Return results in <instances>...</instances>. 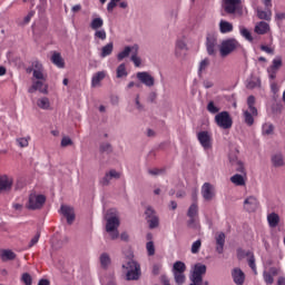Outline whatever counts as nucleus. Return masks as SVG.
Wrapping results in <instances>:
<instances>
[{"mask_svg": "<svg viewBox=\"0 0 285 285\" xmlns=\"http://www.w3.org/2000/svg\"><path fill=\"white\" fill-rule=\"evenodd\" d=\"M164 169H158V168H154V169H148V174L153 175L154 177H156L157 175H163Z\"/></svg>", "mask_w": 285, "mask_h": 285, "instance_id": "obj_61", "label": "nucleus"}, {"mask_svg": "<svg viewBox=\"0 0 285 285\" xmlns=\"http://www.w3.org/2000/svg\"><path fill=\"white\" fill-rule=\"evenodd\" d=\"M230 181L235 186H246V178H244V174H235L230 177Z\"/></svg>", "mask_w": 285, "mask_h": 285, "instance_id": "obj_30", "label": "nucleus"}, {"mask_svg": "<svg viewBox=\"0 0 285 285\" xmlns=\"http://www.w3.org/2000/svg\"><path fill=\"white\" fill-rule=\"evenodd\" d=\"M267 72H268L269 79H276V77H277V70L276 69H271V67H269V68H267Z\"/></svg>", "mask_w": 285, "mask_h": 285, "instance_id": "obj_63", "label": "nucleus"}, {"mask_svg": "<svg viewBox=\"0 0 285 285\" xmlns=\"http://www.w3.org/2000/svg\"><path fill=\"white\" fill-rule=\"evenodd\" d=\"M247 106H248V110H250L253 115H258L257 107H255V96H249L247 98Z\"/></svg>", "mask_w": 285, "mask_h": 285, "instance_id": "obj_40", "label": "nucleus"}, {"mask_svg": "<svg viewBox=\"0 0 285 285\" xmlns=\"http://www.w3.org/2000/svg\"><path fill=\"white\" fill-rule=\"evenodd\" d=\"M46 80H37L33 85L29 88L28 92L32 94L38 90L42 95H48V85L45 82Z\"/></svg>", "mask_w": 285, "mask_h": 285, "instance_id": "obj_19", "label": "nucleus"}, {"mask_svg": "<svg viewBox=\"0 0 285 285\" xmlns=\"http://www.w3.org/2000/svg\"><path fill=\"white\" fill-rule=\"evenodd\" d=\"M91 30H101L104 28V19L101 18H94L90 22Z\"/></svg>", "mask_w": 285, "mask_h": 285, "instance_id": "obj_38", "label": "nucleus"}, {"mask_svg": "<svg viewBox=\"0 0 285 285\" xmlns=\"http://www.w3.org/2000/svg\"><path fill=\"white\" fill-rule=\"evenodd\" d=\"M246 255L247 257H249L247 261L249 268H252L253 273L257 275V265L255 264V255L250 250H248Z\"/></svg>", "mask_w": 285, "mask_h": 285, "instance_id": "obj_34", "label": "nucleus"}, {"mask_svg": "<svg viewBox=\"0 0 285 285\" xmlns=\"http://www.w3.org/2000/svg\"><path fill=\"white\" fill-rule=\"evenodd\" d=\"M60 213L63 215L67 219V224L72 225L75 223V208L70 207L68 205H61L60 206Z\"/></svg>", "mask_w": 285, "mask_h": 285, "instance_id": "obj_16", "label": "nucleus"}, {"mask_svg": "<svg viewBox=\"0 0 285 285\" xmlns=\"http://www.w3.org/2000/svg\"><path fill=\"white\" fill-rule=\"evenodd\" d=\"M16 141L20 148H28L30 144V137L17 138Z\"/></svg>", "mask_w": 285, "mask_h": 285, "instance_id": "obj_45", "label": "nucleus"}, {"mask_svg": "<svg viewBox=\"0 0 285 285\" xmlns=\"http://www.w3.org/2000/svg\"><path fill=\"white\" fill-rule=\"evenodd\" d=\"M105 285H117V278H115V274L107 276V282Z\"/></svg>", "mask_w": 285, "mask_h": 285, "instance_id": "obj_59", "label": "nucleus"}, {"mask_svg": "<svg viewBox=\"0 0 285 285\" xmlns=\"http://www.w3.org/2000/svg\"><path fill=\"white\" fill-rule=\"evenodd\" d=\"M173 273H186V264L181 261H177L176 263H174Z\"/></svg>", "mask_w": 285, "mask_h": 285, "instance_id": "obj_37", "label": "nucleus"}, {"mask_svg": "<svg viewBox=\"0 0 285 285\" xmlns=\"http://www.w3.org/2000/svg\"><path fill=\"white\" fill-rule=\"evenodd\" d=\"M99 150L100 153H106V155H110V153H112V145H110V142H101Z\"/></svg>", "mask_w": 285, "mask_h": 285, "instance_id": "obj_44", "label": "nucleus"}, {"mask_svg": "<svg viewBox=\"0 0 285 285\" xmlns=\"http://www.w3.org/2000/svg\"><path fill=\"white\" fill-rule=\"evenodd\" d=\"M51 61L55 66H57V68H66V62L59 52H53L51 56Z\"/></svg>", "mask_w": 285, "mask_h": 285, "instance_id": "obj_29", "label": "nucleus"}, {"mask_svg": "<svg viewBox=\"0 0 285 285\" xmlns=\"http://www.w3.org/2000/svg\"><path fill=\"white\" fill-rule=\"evenodd\" d=\"M186 52H188V46L186 45V41L181 39L177 40L175 45V58L184 59L186 57Z\"/></svg>", "mask_w": 285, "mask_h": 285, "instance_id": "obj_13", "label": "nucleus"}, {"mask_svg": "<svg viewBox=\"0 0 285 285\" xmlns=\"http://www.w3.org/2000/svg\"><path fill=\"white\" fill-rule=\"evenodd\" d=\"M269 68L272 70H279L282 68V57L274 58Z\"/></svg>", "mask_w": 285, "mask_h": 285, "instance_id": "obj_48", "label": "nucleus"}, {"mask_svg": "<svg viewBox=\"0 0 285 285\" xmlns=\"http://www.w3.org/2000/svg\"><path fill=\"white\" fill-rule=\"evenodd\" d=\"M255 117H257V115L250 112V109L243 111V119L246 126H253V124H255Z\"/></svg>", "mask_w": 285, "mask_h": 285, "instance_id": "obj_27", "label": "nucleus"}, {"mask_svg": "<svg viewBox=\"0 0 285 285\" xmlns=\"http://www.w3.org/2000/svg\"><path fill=\"white\" fill-rule=\"evenodd\" d=\"M259 208V200L255 196H249L244 200V210L255 213Z\"/></svg>", "mask_w": 285, "mask_h": 285, "instance_id": "obj_15", "label": "nucleus"}, {"mask_svg": "<svg viewBox=\"0 0 285 285\" xmlns=\"http://www.w3.org/2000/svg\"><path fill=\"white\" fill-rule=\"evenodd\" d=\"M226 244V234L219 233L216 236V252L222 255L224 253V245Z\"/></svg>", "mask_w": 285, "mask_h": 285, "instance_id": "obj_23", "label": "nucleus"}, {"mask_svg": "<svg viewBox=\"0 0 285 285\" xmlns=\"http://www.w3.org/2000/svg\"><path fill=\"white\" fill-rule=\"evenodd\" d=\"M116 75L118 79H121L122 77H128V71H126V63H120L117 67Z\"/></svg>", "mask_w": 285, "mask_h": 285, "instance_id": "obj_41", "label": "nucleus"}, {"mask_svg": "<svg viewBox=\"0 0 285 285\" xmlns=\"http://www.w3.org/2000/svg\"><path fill=\"white\" fill-rule=\"evenodd\" d=\"M257 17L258 19H262L264 21H271V17H273V12L269 9H267L266 11L258 9Z\"/></svg>", "mask_w": 285, "mask_h": 285, "instance_id": "obj_36", "label": "nucleus"}, {"mask_svg": "<svg viewBox=\"0 0 285 285\" xmlns=\"http://www.w3.org/2000/svg\"><path fill=\"white\" fill-rule=\"evenodd\" d=\"M13 184L14 179L11 176L0 175V195L3 193H10Z\"/></svg>", "mask_w": 285, "mask_h": 285, "instance_id": "obj_11", "label": "nucleus"}, {"mask_svg": "<svg viewBox=\"0 0 285 285\" xmlns=\"http://www.w3.org/2000/svg\"><path fill=\"white\" fill-rule=\"evenodd\" d=\"M119 217L111 216L107 218L106 230L109 233L111 239L119 238Z\"/></svg>", "mask_w": 285, "mask_h": 285, "instance_id": "obj_6", "label": "nucleus"}, {"mask_svg": "<svg viewBox=\"0 0 285 285\" xmlns=\"http://www.w3.org/2000/svg\"><path fill=\"white\" fill-rule=\"evenodd\" d=\"M112 50H115V45H112V42H109L106 46H104L100 52L101 59H106V57H110V55H112Z\"/></svg>", "mask_w": 285, "mask_h": 285, "instance_id": "obj_31", "label": "nucleus"}, {"mask_svg": "<svg viewBox=\"0 0 285 285\" xmlns=\"http://www.w3.org/2000/svg\"><path fill=\"white\" fill-rule=\"evenodd\" d=\"M145 219L151 230L159 227V216L153 206L146 207Z\"/></svg>", "mask_w": 285, "mask_h": 285, "instance_id": "obj_7", "label": "nucleus"}, {"mask_svg": "<svg viewBox=\"0 0 285 285\" xmlns=\"http://www.w3.org/2000/svg\"><path fill=\"white\" fill-rule=\"evenodd\" d=\"M199 215V206H197V203H194L189 206L187 210V217H198Z\"/></svg>", "mask_w": 285, "mask_h": 285, "instance_id": "obj_39", "label": "nucleus"}, {"mask_svg": "<svg viewBox=\"0 0 285 285\" xmlns=\"http://www.w3.org/2000/svg\"><path fill=\"white\" fill-rule=\"evenodd\" d=\"M207 110L210 115H217V112H219V107L215 106V101L212 100L207 104Z\"/></svg>", "mask_w": 285, "mask_h": 285, "instance_id": "obj_50", "label": "nucleus"}, {"mask_svg": "<svg viewBox=\"0 0 285 285\" xmlns=\"http://www.w3.org/2000/svg\"><path fill=\"white\" fill-rule=\"evenodd\" d=\"M37 106L38 108H41V110H50V99H48V97H42L38 99Z\"/></svg>", "mask_w": 285, "mask_h": 285, "instance_id": "obj_35", "label": "nucleus"}, {"mask_svg": "<svg viewBox=\"0 0 285 285\" xmlns=\"http://www.w3.org/2000/svg\"><path fill=\"white\" fill-rule=\"evenodd\" d=\"M174 279L177 285H184L186 282V275L181 273H174Z\"/></svg>", "mask_w": 285, "mask_h": 285, "instance_id": "obj_46", "label": "nucleus"}, {"mask_svg": "<svg viewBox=\"0 0 285 285\" xmlns=\"http://www.w3.org/2000/svg\"><path fill=\"white\" fill-rule=\"evenodd\" d=\"M223 9L226 14H237L242 10V0H224Z\"/></svg>", "mask_w": 285, "mask_h": 285, "instance_id": "obj_9", "label": "nucleus"}, {"mask_svg": "<svg viewBox=\"0 0 285 285\" xmlns=\"http://www.w3.org/2000/svg\"><path fill=\"white\" fill-rule=\"evenodd\" d=\"M33 77L35 79H38V81H46V76H43V72L41 70H33Z\"/></svg>", "mask_w": 285, "mask_h": 285, "instance_id": "obj_56", "label": "nucleus"}, {"mask_svg": "<svg viewBox=\"0 0 285 285\" xmlns=\"http://www.w3.org/2000/svg\"><path fill=\"white\" fill-rule=\"evenodd\" d=\"M269 30L271 26L265 21H261L255 26L254 32L256 35H266Z\"/></svg>", "mask_w": 285, "mask_h": 285, "instance_id": "obj_25", "label": "nucleus"}, {"mask_svg": "<svg viewBox=\"0 0 285 285\" xmlns=\"http://www.w3.org/2000/svg\"><path fill=\"white\" fill-rule=\"evenodd\" d=\"M43 204H46V196L45 195H29V200L27 204V208L29 210H39L43 208Z\"/></svg>", "mask_w": 285, "mask_h": 285, "instance_id": "obj_8", "label": "nucleus"}, {"mask_svg": "<svg viewBox=\"0 0 285 285\" xmlns=\"http://www.w3.org/2000/svg\"><path fill=\"white\" fill-rule=\"evenodd\" d=\"M106 79V71H98L91 78V88L100 86L101 81Z\"/></svg>", "mask_w": 285, "mask_h": 285, "instance_id": "obj_24", "label": "nucleus"}, {"mask_svg": "<svg viewBox=\"0 0 285 285\" xmlns=\"http://www.w3.org/2000/svg\"><path fill=\"white\" fill-rule=\"evenodd\" d=\"M273 130H275L273 124L263 125V135H273Z\"/></svg>", "mask_w": 285, "mask_h": 285, "instance_id": "obj_53", "label": "nucleus"}, {"mask_svg": "<svg viewBox=\"0 0 285 285\" xmlns=\"http://www.w3.org/2000/svg\"><path fill=\"white\" fill-rule=\"evenodd\" d=\"M217 48V36L215 35H207L206 37V49H207V55L213 56L216 52Z\"/></svg>", "mask_w": 285, "mask_h": 285, "instance_id": "obj_17", "label": "nucleus"}, {"mask_svg": "<svg viewBox=\"0 0 285 285\" xmlns=\"http://www.w3.org/2000/svg\"><path fill=\"white\" fill-rule=\"evenodd\" d=\"M122 271L126 274L127 282H136L141 277V265L131 257L125 259Z\"/></svg>", "mask_w": 285, "mask_h": 285, "instance_id": "obj_1", "label": "nucleus"}, {"mask_svg": "<svg viewBox=\"0 0 285 285\" xmlns=\"http://www.w3.org/2000/svg\"><path fill=\"white\" fill-rule=\"evenodd\" d=\"M202 196L205 202H213L215 197V187L210 183H205L202 186Z\"/></svg>", "mask_w": 285, "mask_h": 285, "instance_id": "obj_14", "label": "nucleus"}, {"mask_svg": "<svg viewBox=\"0 0 285 285\" xmlns=\"http://www.w3.org/2000/svg\"><path fill=\"white\" fill-rule=\"evenodd\" d=\"M187 226L188 228H197V226H199V220L197 219V217H189Z\"/></svg>", "mask_w": 285, "mask_h": 285, "instance_id": "obj_54", "label": "nucleus"}, {"mask_svg": "<svg viewBox=\"0 0 285 285\" xmlns=\"http://www.w3.org/2000/svg\"><path fill=\"white\" fill-rule=\"evenodd\" d=\"M121 177V174H119L115 169H110L108 173L105 174V176L100 179L99 184L100 186H110L111 179H119Z\"/></svg>", "mask_w": 285, "mask_h": 285, "instance_id": "obj_18", "label": "nucleus"}, {"mask_svg": "<svg viewBox=\"0 0 285 285\" xmlns=\"http://www.w3.org/2000/svg\"><path fill=\"white\" fill-rule=\"evenodd\" d=\"M202 248V239H198L193 243L191 245V253L193 255H197L199 253V249Z\"/></svg>", "mask_w": 285, "mask_h": 285, "instance_id": "obj_52", "label": "nucleus"}, {"mask_svg": "<svg viewBox=\"0 0 285 285\" xmlns=\"http://www.w3.org/2000/svg\"><path fill=\"white\" fill-rule=\"evenodd\" d=\"M267 222L271 228H277L279 224V215L276 213H272L267 216Z\"/></svg>", "mask_w": 285, "mask_h": 285, "instance_id": "obj_32", "label": "nucleus"}, {"mask_svg": "<svg viewBox=\"0 0 285 285\" xmlns=\"http://www.w3.org/2000/svg\"><path fill=\"white\" fill-rule=\"evenodd\" d=\"M100 266L105 271H108L110 264H112V261L110 259V255L108 253H102L99 257Z\"/></svg>", "mask_w": 285, "mask_h": 285, "instance_id": "obj_28", "label": "nucleus"}, {"mask_svg": "<svg viewBox=\"0 0 285 285\" xmlns=\"http://www.w3.org/2000/svg\"><path fill=\"white\" fill-rule=\"evenodd\" d=\"M121 0H110L107 4V11L112 12L115 8H117V3H119Z\"/></svg>", "mask_w": 285, "mask_h": 285, "instance_id": "obj_57", "label": "nucleus"}, {"mask_svg": "<svg viewBox=\"0 0 285 285\" xmlns=\"http://www.w3.org/2000/svg\"><path fill=\"white\" fill-rule=\"evenodd\" d=\"M95 39H100V41H106V29H97L94 33Z\"/></svg>", "mask_w": 285, "mask_h": 285, "instance_id": "obj_47", "label": "nucleus"}, {"mask_svg": "<svg viewBox=\"0 0 285 285\" xmlns=\"http://www.w3.org/2000/svg\"><path fill=\"white\" fill-rule=\"evenodd\" d=\"M197 139L204 150H210V148H213V137L210 136V132L199 131L197 134Z\"/></svg>", "mask_w": 285, "mask_h": 285, "instance_id": "obj_10", "label": "nucleus"}, {"mask_svg": "<svg viewBox=\"0 0 285 285\" xmlns=\"http://www.w3.org/2000/svg\"><path fill=\"white\" fill-rule=\"evenodd\" d=\"M210 66V60L208 58H205L204 60L200 61L199 68H198V75L202 77V73L204 70H206Z\"/></svg>", "mask_w": 285, "mask_h": 285, "instance_id": "obj_43", "label": "nucleus"}, {"mask_svg": "<svg viewBox=\"0 0 285 285\" xmlns=\"http://www.w3.org/2000/svg\"><path fill=\"white\" fill-rule=\"evenodd\" d=\"M235 170L237 173H240L242 175H244V177H246V168L244 167V163L242 160H239L235 166H234Z\"/></svg>", "mask_w": 285, "mask_h": 285, "instance_id": "obj_51", "label": "nucleus"}, {"mask_svg": "<svg viewBox=\"0 0 285 285\" xmlns=\"http://www.w3.org/2000/svg\"><path fill=\"white\" fill-rule=\"evenodd\" d=\"M262 87V80L259 77L252 76L249 79H247V85L246 88L248 90H255V88H261Z\"/></svg>", "mask_w": 285, "mask_h": 285, "instance_id": "obj_26", "label": "nucleus"}, {"mask_svg": "<svg viewBox=\"0 0 285 285\" xmlns=\"http://www.w3.org/2000/svg\"><path fill=\"white\" fill-rule=\"evenodd\" d=\"M263 278H264L265 284H267V285L275 284V276L272 275L268 271L263 272Z\"/></svg>", "mask_w": 285, "mask_h": 285, "instance_id": "obj_42", "label": "nucleus"}, {"mask_svg": "<svg viewBox=\"0 0 285 285\" xmlns=\"http://www.w3.org/2000/svg\"><path fill=\"white\" fill-rule=\"evenodd\" d=\"M136 77L140 83L147 86V88H153L155 86V77L150 75L148 71H139L136 73Z\"/></svg>", "mask_w": 285, "mask_h": 285, "instance_id": "obj_12", "label": "nucleus"}, {"mask_svg": "<svg viewBox=\"0 0 285 285\" xmlns=\"http://www.w3.org/2000/svg\"><path fill=\"white\" fill-rule=\"evenodd\" d=\"M206 273V265L202 263H197L194 266L191 275L189 276L190 284L189 285H209L208 281L204 282V274Z\"/></svg>", "mask_w": 285, "mask_h": 285, "instance_id": "obj_4", "label": "nucleus"}, {"mask_svg": "<svg viewBox=\"0 0 285 285\" xmlns=\"http://www.w3.org/2000/svg\"><path fill=\"white\" fill-rule=\"evenodd\" d=\"M218 28H219L220 35H228L234 30L233 23L227 20H220Z\"/></svg>", "mask_w": 285, "mask_h": 285, "instance_id": "obj_21", "label": "nucleus"}, {"mask_svg": "<svg viewBox=\"0 0 285 285\" xmlns=\"http://www.w3.org/2000/svg\"><path fill=\"white\" fill-rule=\"evenodd\" d=\"M147 248V253L150 257H153V255H155V243L153 242H148L146 245Z\"/></svg>", "mask_w": 285, "mask_h": 285, "instance_id": "obj_58", "label": "nucleus"}, {"mask_svg": "<svg viewBox=\"0 0 285 285\" xmlns=\"http://www.w3.org/2000/svg\"><path fill=\"white\" fill-rule=\"evenodd\" d=\"M215 124L223 130H230L233 128V117L228 111H220L215 116Z\"/></svg>", "mask_w": 285, "mask_h": 285, "instance_id": "obj_5", "label": "nucleus"}, {"mask_svg": "<svg viewBox=\"0 0 285 285\" xmlns=\"http://www.w3.org/2000/svg\"><path fill=\"white\" fill-rule=\"evenodd\" d=\"M61 146L62 148H66L67 146H72V139H70V137H63L61 139Z\"/></svg>", "mask_w": 285, "mask_h": 285, "instance_id": "obj_60", "label": "nucleus"}, {"mask_svg": "<svg viewBox=\"0 0 285 285\" xmlns=\"http://www.w3.org/2000/svg\"><path fill=\"white\" fill-rule=\"evenodd\" d=\"M128 57H130V61H132L136 68L141 67V58L139 57V45L135 43L132 46H126L124 50L117 55V60L124 61V59Z\"/></svg>", "mask_w": 285, "mask_h": 285, "instance_id": "obj_2", "label": "nucleus"}, {"mask_svg": "<svg viewBox=\"0 0 285 285\" xmlns=\"http://www.w3.org/2000/svg\"><path fill=\"white\" fill-rule=\"evenodd\" d=\"M39 237H41V234L39 233L33 236V238L29 243V248H32V246H35V244L39 242Z\"/></svg>", "mask_w": 285, "mask_h": 285, "instance_id": "obj_62", "label": "nucleus"}, {"mask_svg": "<svg viewBox=\"0 0 285 285\" xmlns=\"http://www.w3.org/2000/svg\"><path fill=\"white\" fill-rule=\"evenodd\" d=\"M21 282H23L24 285H32V276L29 273L22 274Z\"/></svg>", "mask_w": 285, "mask_h": 285, "instance_id": "obj_55", "label": "nucleus"}, {"mask_svg": "<svg viewBox=\"0 0 285 285\" xmlns=\"http://www.w3.org/2000/svg\"><path fill=\"white\" fill-rule=\"evenodd\" d=\"M0 259L2 262H12L17 259V254L11 249H1L0 250Z\"/></svg>", "mask_w": 285, "mask_h": 285, "instance_id": "obj_22", "label": "nucleus"}, {"mask_svg": "<svg viewBox=\"0 0 285 285\" xmlns=\"http://www.w3.org/2000/svg\"><path fill=\"white\" fill-rule=\"evenodd\" d=\"M160 272H161V264H155L153 266V275H159Z\"/></svg>", "mask_w": 285, "mask_h": 285, "instance_id": "obj_64", "label": "nucleus"}, {"mask_svg": "<svg viewBox=\"0 0 285 285\" xmlns=\"http://www.w3.org/2000/svg\"><path fill=\"white\" fill-rule=\"evenodd\" d=\"M272 164L275 168H282L284 166V156L281 154L272 156Z\"/></svg>", "mask_w": 285, "mask_h": 285, "instance_id": "obj_33", "label": "nucleus"}, {"mask_svg": "<svg viewBox=\"0 0 285 285\" xmlns=\"http://www.w3.org/2000/svg\"><path fill=\"white\" fill-rule=\"evenodd\" d=\"M232 277L236 285H244V282H246V274H244V271L238 267L233 269Z\"/></svg>", "mask_w": 285, "mask_h": 285, "instance_id": "obj_20", "label": "nucleus"}, {"mask_svg": "<svg viewBox=\"0 0 285 285\" xmlns=\"http://www.w3.org/2000/svg\"><path fill=\"white\" fill-rule=\"evenodd\" d=\"M242 43L237 41L235 38H227L222 41L219 47L220 57H228V55H233V52H237V50H242Z\"/></svg>", "mask_w": 285, "mask_h": 285, "instance_id": "obj_3", "label": "nucleus"}, {"mask_svg": "<svg viewBox=\"0 0 285 285\" xmlns=\"http://www.w3.org/2000/svg\"><path fill=\"white\" fill-rule=\"evenodd\" d=\"M240 35L247 41L253 42V35H250V31L248 29H246L245 27H240Z\"/></svg>", "mask_w": 285, "mask_h": 285, "instance_id": "obj_49", "label": "nucleus"}]
</instances>
